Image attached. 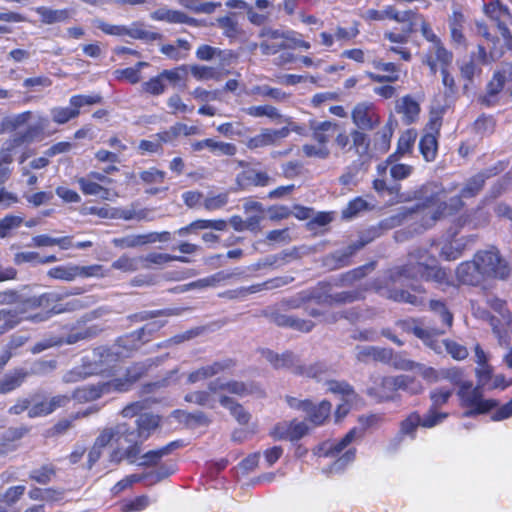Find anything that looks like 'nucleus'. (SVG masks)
Wrapping results in <instances>:
<instances>
[{
	"instance_id": "nucleus-1",
	"label": "nucleus",
	"mask_w": 512,
	"mask_h": 512,
	"mask_svg": "<svg viewBox=\"0 0 512 512\" xmlns=\"http://www.w3.org/2000/svg\"><path fill=\"white\" fill-rule=\"evenodd\" d=\"M351 119L355 128L338 131L334 145L342 154L354 159L355 168L366 170L374 158L390 150L394 124L389 119L372 139L367 131L378 128L381 117L376 105L370 101L357 103L351 111Z\"/></svg>"
},
{
	"instance_id": "nucleus-2",
	"label": "nucleus",
	"mask_w": 512,
	"mask_h": 512,
	"mask_svg": "<svg viewBox=\"0 0 512 512\" xmlns=\"http://www.w3.org/2000/svg\"><path fill=\"white\" fill-rule=\"evenodd\" d=\"M154 364L155 362L152 359L134 361L126 367L123 376L78 387L71 395L57 394L48 397L44 392H35L30 395L29 418L34 419L51 415L57 409L67 407L72 399L79 403H87L110 394L127 393L148 375Z\"/></svg>"
},
{
	"instance_id": "nucleus-3",
	"label": "nucleus",
	"mask_w": 512,
	"mask_h": 512,
	"mask_svg": "<svg viewBox=\"0 0 512 512\" xmlns=\"http://www.w3.org/2000/svg\"><path fill=\"white\" fill-rule=\"evenodd\" d=\"M427 249H415L407 254L405 263L394 266L387 271L384 285H375L377 293L396 303L409 304L416 308L426 305V288L421 284H412L409 289L397 288L396 283L402 279L423 280L427 263Z\"/></svg>"
},
{
	"instance_id": "nucleus-4",
	"label": "nucleus",
	"mask_w": 512,
	"mask_h": 512,
	"mask_svg": "<svg viewBox=\"0 0 512 512\" xmlns=\"http://www.w3.org/2000/svg\"><path fill=\"white\" fill-rule=\"evenodd\" d=\"M483 13L501 35L500 38L492 34L486 22H475L477 34L487 42V46L478 44L479 60L483 63H493L507 53H512V12L501 0H493L484 3Z\"/></svg>"
},
{
	"instance_id": "nucleus-5",
	"label": "nucleus",
	"mask_w": 512,
	"mask_h": 512,
	"mask_svg": "<svg viewBox=\"0 0 512 512\" xmlns=\"http://www.w3.org/2000/svg\"><path fill=\"white\" fill-rule=\"evenodd\" d=\"M489 176L490 175L486 172H479L470 177L461 189L460 194L450 199V204L441 201L440 195L442 190L438 189L436 185L432 183L422 185L418 191L422 203L418 204L416 208L424 210L425 208L436 206L435 211L423 216L424 222L422 223V227L424 229L430 228L446 214H451L454 210L456 211L462 208L464 205L462 198H472L478 195L482 191Z\"/></svg>"
},
{
	"instance_id": "nucleus-6",
	"label": "nucleus",
	"mask_w": 512,
	"mask_h": 512,
	"mask_svg": "<svg viewBox=\"0 0 512 512\" xmlns=\"http://www.w3.org/2000/svg\"><path fill=\"white\" fill-rule=\"evenodd\" d=\"M63 297L62 294L55 292L26 297L19 302V312L25 321L40 323L78 307L77 301L62 303Z\"/></svg>"
},
{
	"instance_id": "nucleus-7",
	"label": "nucleus",
	"mask_w": 512,
	"mask_h": 512,
	"mask_svg": "<svg viewBox=\"0 0 512 512\" xmlns=\"http://www.w3.org/2000/svg\"><path fill=\"white\" fill-rule=\"evenodd\" d=\"M382 11L384 20L388 19L405 24L400 31H384L383 39L392 44L387 48V51L399 55L400 59L405 62H410L412 60V53L406 45L409 42V33L412 31V21L415 18H419L417 9H407L400 12L395 6L387 5Z\"/></svg>"
},
{
	"instance_id": "nucleus-8",
	"label": "nucleus",
	"mask_w": 512,
	"mask_h": 512,
	"mask_svg": "<svg viewBox=\"0 0 512 512\" xmlns=\"http://www.w3.org/2000/svg\"><path fill=\"white\" fill-rule=\"evenodd\" d=\"M446 377L450 382L459 387L457 396L460 405L466 408L465 416H475L489 413L498 405L496 399H484L479 387H474L472 381L465 380L464 372L460 368L449 369Z\"/></svg>"
},
{
	"instance_id": "nucleus-9",
	"label": "nucleus",
	"mask_w": 512,
	"mask_h": 512,
	"mask_svg": "<svg viewBox=\"0 0 512 512\" xmlns=\"http://www.w3.org/2000/svg\"><path fill=\"white\" fill-rule=\"evenodd\" d=\"M301 34L294 30H280L264 27L259 32V48L263 55H275L286 49H310L308 41L300 38Z\"/></svg>"
},
{
	"instance_id": "nucleus-10",
	"label": "nucleus",
	"mask_w": 512,
	"mask_h": 512,
	"mask_svg": "<svg viewBox=\"0 0 512 512\" xmlns=\"http://www.w3.org/2000/svg\"><path fill=\"white\" fill-rule=\"evenodd\" d=\"M473 257L486 280H505L509 277L510 267L497 246L489 245L486 249L478 250Z\"/></svg>"
},
{
	"instance_id": "nucleus-11",
	"label": "nucleus",
	"mask_w": 512,
	"mask_h": 512,
	"mask_svg": "<svg viewBox=\"0 0 512 512\" xmlns=\"http://www.w3.org/2000/svg\"><path fill=\"white\" fill-rule=\"evenodd\" d=\"M512 89V62H503L497 68L486 85L485 92L479 95L477 101L484 107H494L499 103L500 93Z\"/></svg>"
},
{
	"instance_id": "nucleus-12",
	"label": "nucleus",
	"mask_w": 512,
	"mask_h": 512,
	"mask_svg": "<svg viewBox=\"0 0 512 512\" xmlns=\"http://www.w3.org/2000/svg\"><path fill=\"white\" fill-rule=\"evenodd\" d=\"M188 74L187 65H179L171 69H164L156 76L141 84L142 91L152 95L159 96L166 91L168 85L172 87L185 86Z\"/></svg>"
},
{
	"instance_id": "nucleus-13",
	"label": "nucleus",
	"mask_w": 512,
	"mask_h": 512,
	"mask_svg": "<svg viewBox=\"0 0 512 512\" xmlns=\"http://www.w3.org/2000/svg\"><path fill=\"white\" fill-rule=\"evenodd\" d=\"M102 101L103 97L99 94L73 95L69 99V107H54L51 109L52 121L58 125L66 124L80 115L82 107L101 104Z\"/></svg>"
},
{
	"instance_id": "nucleus-14",
	"label": "nucleus",
	"mask_w": 512,
	"mask_h": 512,
	"mask_svg": "<svg viewBox=\"0 0 512 512\" xmlns=\"http://www.w3.org/2000/svg\"><path fill=\"white\" fill-rule=\"evenodd\" d=\"M381 235L380 227H370L356 242L348 245L343 251H336L327 257V262H332L333 269H339L351 264L352 256L365 245Z\"/></svg>"
},
{
	"instance_id": "nucleus-15",
	"label": "nucleus",
	"mask_w": 512,
	"mask_h": 512,
	"mask_svg": "<svg viewBox=\"0 0 512 512\" xmlns=\"http://www.w3.org/2000/svg\"><path fill=\"white\" fill-rule=\"evenodd\" d=\"M263 316L277 327L291 329L300 333H309L315 327V322L312 320L303 319L297 315L285 314L280 308L266 309L263 311Z\"/></svg>"
},
{
	"instance_id": "nucleus-16",
	"label": "nucleus",
	"mask_w": 512,
	"mask_h": 512,
	"mask_svg": "<svg viewBox=\"0 0 512 512\" xmlns=\"http://www.w3.org/2000/svg\"><path fill=\"white\" fill-rule=\"evenodd\" d=\"M76 182L84 195L99 196L104 200L110 196V190L106 186L112 183V179L105 174L91 171L85 176L78 177Z\"/></svg>"
},
{
	"instance_id": "nucleus-17",
	"label": "nucleus",
	"mask_w": 512,
	"mask_h": 512,
	"mask_svg": "<svg viewBox=\"0 0 512 512\" xmlns=\"http://www.w3.org/2000/svg\"><path fill=\"white\" fill-rule=\"evenodd\" d=\"M210 391L213 393H219L221 391H227L230 394L237 395L239 397H244L251 394H259L264 396V391L261 387L255 383H245L243 381L238 380H229L222 382L219 378L209 382Z\"/></svg>"
},
{
	"instance_id": "nucleus-18",
	"label": "nucleus",
	"mask_w": 512,
	"mask_h": 512,
	"mask_svg": "<svg viewBox=\"0 0 512 512\" xmlns=\"http://www.w3.org/2000/svg\"><path fill=\"white\" fill-rule=\"evenodd\" d=\"M160 422V416L150 412L142 413L135 421V429H132L129 424L126 423L127 432H125V434H128V436H134L138 438L139 441H146L160 426Z\"/></svg>"
},
{
	"instance_id": "nucleus-19",
	"label": "nucleus",
	"mask_w": 512,
	"mask_h": 512,
	"mask_svg": "<svg viewBox=\"0 0 512 512\" xmlns=\"http://www.w3.org/2000/svg\"><path fill=\"white\" fill-rule=\"evenodd\" d=\"M461 223H456L447 230V241L440 250V257L446 261H454L460 258L465 251L466 244L462 239H455L462 228Z\"/></svg>"
},
{
	"instance_id": "nucleus-20",
	"label": "nucleus",
	"mask_w": 512,
	"mask_h": 512,
	"mask_svg": "<svg viewBox=\"0 0 512 512\" xmlns=\"http://www.w3.org/2000/svg\"><path fill=\"white\" fill-rule=\"evenodd\" d=\"M455 276L460 284L473 287H477L487 281L474 258L461 262L456 267Z\"/></svg>"
},
{
	"instance_id": "nucleus-21",
	"label": "nucleus",
	"mask_w": 512,
	"mask_h": 512,
	"mask_svg": "<svg viewBox=\"0 0 512 512\" xmlns=\"http://www.w3.org/2000/svg\"><path fill=\"white\" fill-rule=\"evenodd\" d=\"M235 181L238 189L244 191L251 187H266L273 179L266 171L247 168L237 174Z\"/></svg>"
},
{
	"instance_id": "nucleus-22",
	"label": "nucleus",
	"mask_w": 512,
	"mask_h": 512,
	"mask_svg": "<svg viewBox=\"0 0 512 512\" xmlns=\"http://www.w3.org/2000/svg\"><path fill=\"white\" fill-rule=\"evenodd\" d=\"M288 135V127H282L280 129L265 128L262 129L259 134L250 137L246 142V146L250 150L271 146L274 145L278 140L288 137Z\"/></svg>"
},
{
	"instance_id": "nucleus-23",
	"label": "nucleus",
	"mask_w": 512,
	"mask_h": 512,
	"mask_svg": "<svg viewBox=\"0 0 512 512\" xmlns=\"http://www.w3.org/2000/svg\"><path fill=\"white\" fill-rule=\"evenodd\" d=\"M372 66L385 74L366 72L365 75L374 83H395L400 79V67L394 62H383L379 59L372 61Z\"/></svg>"
},
{
	"instance_id": "nucleus-24",
	"label": "nucleus",
	"mask_w": 512,
	"mask_h": 512,
	"mask_svg": "<svg viewBox=\"0 0 512 512\" xmlns=\"http://www.w3.org/2000/svg\"><path fill=\"white\" fill-rule=\"evenodd\" d=\"M308 426L296 419L289 423H278L273 429V436L278 439H287L290 441H297L308 433Z\"/></svg>"
},
{
	"instance_id": "nucleus-25",
	"label": "nucleus",
	"mask_w": 512,
	"mask_h": 512,
	"mask_svg": "<svg viewBox=\"0 0 512 512\" xmlns=\"http://www.w3.org/2000/svg\"><path fill=\"white\" fill-rule=\"evenodd\" d=\"M174 473V465L162 464L157 469H153L141 474H130L127 475V478L129 479V482H131V486L141 481H147V485L152 486L168 478Z\"/></svg>"
},
{
	"instance_id": "nucleus-26",
	"label": "nucleus",
	"mask_w": 512,
	"mask_h": 512,
	"mask_svg": "<svg viewBox=\"0 0 512 512\" xmlns=\"http://www.w3.org/2000/svg\"><path fill=\"white\" fill-rule=\"evenodd\" d=\"M368 393L379 401L395 400L398 397L396 376L381 377L373 387L369 388Z\"/></svg>"
},
{
	"instance_id": "nucleus-27",
	"label": "nucleus",
	"mask_w": 512,
	"mask_h": 512,
	"mask_svg": "<svg viewBox=\"0 0 512 512\" xmlns=\"http://www.w3.org/2000/svg\"><path fill=\"white\" fill-rule=\"evenodd\" d=\"M227 228V221L224 219H197L188 225L179 228L174 234L179 237H186L190 234H197L198 231L212 229L224 231Z\"/></svg>"
},
{
	"instance_id": "nucleus-28",
	"label": "nucleus",
	"mask_w": 512,
	"mask_h": 512,
	"mask_svg": "<svg viewBox=\"0 0 512 512\" xmlns=\"http://www.w3.org/2000/svg\"><path fill=\"white\" fill-rule=\"evenodd\" d=\"M30 432V427L21 425L8 428L0 437V455L16 451L20 440Z\"/></svg>"
},
{
	"instance_id": "nucleus-29",
	"label": "nucleus",
	"mask_w": 512,
	"mask_h": 512,
	"mask_svg": "<svg viewBox=\"0 0 512 512\" xmlns=\"http://www.w3.org/2000/svg\"><path fill=\"white\" fill-rule=\"evenodd\" d=\"M309 127L312 131V138L319 144L327 146L330 141V138L334 136L336 137L338 131L342 130L338 123L325 120L322 122H317L315 120H311Z\"/></svg>"
},
{
	"instance_id": "nucleus-30",
	"label": "nucleus",
	"mask_w": 512,
	"mask_h": 512,
	"mask_svg": "<svg viewBox=\"0 0 512 512\" xmlns=\"http://www.w3.org/2000/svg\"><path fill=\"white\" fill-rule=\"evenodd\" d=\"M182 446L183 442L181 440H175L159 449L150 450L142 455L141 462L139 463V465L143 467H156L155 469H157L160 465L163 464L161 463V459L164 456L170 454L173 450L178 449ZM164 464L167 463L165 462ZM169 464L174 465V468L176 469L175 463L170 462Z\"/></svg>"
},
{
	"instance_id": "nucleus-31",
	"label": "nucleus",
	"mask_w": 512,
	"mask_h": 512,
	"mask_svg": "<svg viewBox=\"0 0 512 512\" xmlns=\"http://www.w3.org/2000/svg\"><path fill=\"white\" fill-rule=\"evenodd\" d=\"M47 123L48 120L46 118H40L35 125H30L25 132L17 133L8 138L5 142L10 144V146L17 151L24 143L40 138L44 133Z\"/></svg>"
},
{
	"instance_id": "nucleus-32",
	"label": "nucleus",
	"mask_w": 512,
	"mask_h": 512,
	"mask_svg": "<svg viewBox=\"0 0 512 512\" xmlns=\"http://www.w3.org/2000/svg\"><path fill=\"white\" fill-rule=\"evenodd\" d=\"M417 139V132L415 129H407L401 133L397 141L395 152L390 154L385 163H394L400 160L405 155L411 154Z\"/></svg>"
},
{
	"instance_id": "nucleus-33",
	"label": "nucleus",
	"mask_w": 512,
	"mask_h": 512,
	"mask_svg": "<svg viewBox=\"0 0 512 512\" xmlns=\"http://www.w3.org/2000/svg\"><path fill=\"white\" fill-rule=\"evenodd\" d=\"M395 110L401 114L402 123L411 125L418 121L421 112L420 104L411 96L405 95L397 103Z\"/></svg>"
},
{
	"instance_id": "nucleus-34",
	"label": "nucleus",
	"mask_w": 512,
	"mask_h": 512,
	"mask_svg": "<svg viewBox=\"0 0 512 512\" xmlns=\"http://www.w3.org/2000/svg\"><path fill=\"white\" fill-rule=\"evenodd\" d=\"M491 63H483L479 60V52H472L467 62L460 66V74L463 78V88L467 90L474 81V78L479 77L482 74V67L484 65H490Z\"/></svg>"
},
{
	"instance_id": "nucleus-35",
	"label": "nucleus",
	"mask_w": 512,
	"mask_h": 512,
	"mask_svg": "<svg viewBox=\"0 0 512 512\" xmlns=\"http://www.w3.org/2000/svg\"><path fill=\"white\" fill-rule=\"evenodd\" d=\"M332 411V404L328 400H322L318 404H314L310 400L309 407L304 411L307 415V420L314 426L324 425L330 418Z\"/></svg>"
},
{
	"instance_id": "nucleus-36",
	"label": "nucleus",
	"mask_w": 512,
	"mask_h": 512,
	"mask_svg": "<svg viewBox=\"0 0 512 512\" xmlns=\"http://www.w3.org/2000/svg\"><path fill=\"white\" fill-rule=\"evenodd\" d=\"M331 284L329 282H318L312 289L302 291V300L306 303L314 301L320 305L332 306Z\"/></svg>"
},
{
	"instance_id": "nucleus-37",
	"label": "nucleus",
	"mask_w": 512,
	"mask_h": 512,
	"mask_svg": "<svg viewBox=\"0 0 512 512\" xmlns=\"http://www.w3.org/2000/svg\"><path fill=\"white\" fill-rule=\"evenodd\" d=\"M29 376L24 368H14L0 378V394L5 395L20 388Z\"/></svg>"
},
{
	"instance_id": "nucleus-38",
	"label": "nucleus",
	"mask_w": 512,
	"mask_h": 512,
	"mask_svg": "<svg viewBox=\"0 0 512 512\" xmlns=\"http://www.w3.org/2000/svg\"><path fill=\"white\" fill-rule=\"evenodd\" d=\"M152 329L147 330V326L136 329L119 338V345L128 350H137L152 338Z\"/></svg>"
},
{
	"instance_id": "nucleus-39",
	"label": "nucleus",
	"mask_w": 512,
	"mask_h": 512,
	"mask_svg": "<svg viewBox=\"0 0 512 512\" xmlns=\"http://www.w3.org/2000/svg\"><path fill=\"white\" fill-rule=\"evenodd\" d=\"M464 15L460 11H453L449 20L451 42L456 48L467 49L468 43L464 35Z\"/></svg>"
},
{
	"instance_id": "nucleus-40",
	"label": "nucleus",
	"mask_w": 512,
	"mask_h": 512,
	"mask_svg": "<svg viewBox=\"0 0 512 512\" xmlns=\"http://www.w3.org/2000/svg\"><path fill=\"white\" fill-rule=\"evenodd\" d=\"M287 284V282L282 277H276L272 279H268L262 283H257L250 285L248 287H240L238 289L229 291L231 294V298H239L243 299L249 294L258 293L262 290H270L274 288H279L283 285Z\"/></svg>"
},
{
	"instance_id": "nucleus-41",
	"label": "nucleus",
	"mask_w": 512,
	"mask_h": 512,
	"mask_svg": "<svg viewBox=\"0 0 512 512\" xmlns=\"http://www.w3.org/2000/svg\"><path fill=\"white\" fill-rule=\"evenodd\" d=\"M262 354L275 369L285 368L293 372L294 367L297 366V362L299 361L298 357L292 351H285L282 354H278L273 350L265 349L262 351Z\"/></svg>"
},
{
	"instance_id": "nucleus-42",
	"label": "nucleus",
	"mask_w": 512,
	"mask_h": 512,
	"mask_svg": "<svg viewBox=\"0 0 512 512\" xmlns=\"http://www.w3.org/2000/svg\"><path fill=\"white\" fill-rule=\"evenodd\" d=\"M125 432H127L125 422L118 423L112 427H105L100 431L93 444L101 449H104L112 442L117 443L119 439L124 436Z\"/></svg>"
},
{
	"instance_id": "nucleus-43",
	"label": "nucleus",
	"mask_w": 512,
	"mask_h": 512,
	"mask_svg": "<svg viewBox=\"0 0 512 512\" xmlns=\"http://www.w3.org/2000/svg\"><path fill=\"white\" fill-rule=\"evenodd\" d=\"M152 19L175 24L194 25L196 20L182 11L159 8L151 14Z\"/></svg>"
},
{
	"instance_id": "nucleus-44",
	"label": "nucleus",
	"mask_w": 512,
	"mask_h": 512,
	"mask_svg": "<svg viewBox=\"0 0 512 512\" xmlns=\"http://www.w3.org/2000/svg\"><path fill=\"white\" fill-rule=\"evenodd\" d=\"M15 151L10 144L4 142L0 147V185L5 184L13 172Z\"/></svg>"
},
{
	"instance_id": "nucleus-45",
	"label": "nucleus",
	"mask_w": 512,
	"mask_h": 512,
	"mask_svg": "<svg viewBox=\"0 0 512 512\" xmlns=\"http://www.w3.org/2000/svg\"><path fill=\"white\" fill-rule=\"evenodd\" d=\"M219 403L221 406L229 410L230 414L239 424L247 425L249 423L251 414L245 410L242 404L227 395H221L219 397Z\"/></svg>"
},
{
	"instance_id": "nucleus-46",
	"label": "nucleus",
	"mask_w": 512,
	"mask_h": 512,
	"mask_svg": "<svg viewBox=\"0 0 512 512\" xmlns=\"http://www.w3.org/2000/svg\"><path fill=\"white\" fill-rule=\"evenodd\" d=\"M376 266V262L372 261L370 263L358 266L354 269H351L339 276L336 282V286H349L353 285L355 282L364 278L370 271L374 270Z\"/></svg>"
},
{
	"instance_id": "nucleus-47",
	"label": "nucleus",
	"mask_w": 512,
	"mask_h": 512,
	"mask_svg": "<svg viewBox=\"0 0 512 512\" xmlns=\"http://www.w3.org/2000/svg\"><path fill=\"white\" fill-rule=\"evenodd\" d=\"M191 50V44L186 39L179 38L175 44H163L160 52L169 59L178 61L185 59Z\"/></svg>"
},
{
	"instance_id": "nucleus-48",
	"label": "nucleus",
	"mask_w": 512,
	"mask_h": 512,
	"mask_svg": "<svg viewBox=\"0 0 512 512\" xmlns=\"http://www.w3.org/2000/svg\"><path fill=\"white\" fill-rule=\"evenodd\" d=\"M438 138L434 134H423L419 140V151L426 162H433L438 154Z\"/></svg>"
},
{
	"instance_id": "nucleus-49",
	"label": "nucleus",
	"mask_w": 512,
	"mask_h": 512,
	"mask_svg": "<svg viewBox=\"0 0 512 512\" xmlns=\"http://www.w3.org/2000/svg\"><path fill=\"white\" fill-rule=\"evenodd\" d=\"M57 475V467L52 463H46L34 468L29 473V479L40 485L49 484Z\"/></svg>"
},
{
	"instance_id": "nucleus-50",
	"label": "nucleus",
	"mask_w": 512,
	"mask_h": 512,
	"mask_svg": "<svg viewBox=\"0 0 512 512\" xmlns=\"http://www.w3.org/2000/svg\"><path fill=\"white\" fill-rule=\"evenodd\" d=\"M398 392L404 391L409 395H418L424 391V386L420 379L408 374L396 376Z\"/></svg>"
},
{
	"instance_id": "nucleus-51",
	"label": "nucleus",
	"mask_w": 512,
	"mask_h": 512,
	"mask_svg": "<svg viewBox=\"0 0 512 512\" xmlns=\"http://www.w3.org/2000/svg\"><path fill=\"white\" fill-rule=\"evenodd\" d=\"M429 310L434 314L438 315L441 319L440 328L446 330L450 329L453 325V314L447 307V304L443 300L432 299L429 301Z\"/></svg>"
},
{
	"instance_id": "nucleus-52",
	"label": "nucleus",
	"mask_w": 512,
	"mask_h": 512,
	"mask_svg": "<svg viewBox=\"0 0 512 512\" xmlns=\"http://www.w3.org/2000/svg\"><path fill=\"white\" fill-rule=\"evenodd\" d=\"M91 411L89 409L84 411H78L70 415L69 418H61L59 419L49 430L48 433L50 436H60L65 434L72 426L73 422L77 419L87 417Z\"/></svg>"
},
{
	"instance_id": "nucleus-53",
	"label": "nucleus",
	"mask_w": 512,
	"mask_h": 512,
	"mask_svg": "<svg viewBox=\"0 0 512 512\" xmlns=\"http://www.w3.org/2000/svg\"><path fill=\"white\" fill-rule=\"evenodd\" d=\"M148 66V62L138 61L133 67L115 70L114 76L117 80H126L130 84H137L141 80V70Z\"/></svg>"
},
{
	"instance_id": "nucleus-54",
	"label": "nucleus",
	"mask_w": 512,
	"mask_h": 512,
	"mask_svg": "<svg viewBox=\"0 0 512 512\" xmlns=\"http://www.w3.org/2000/svg\"><path fill=\"white\" fill-rule=\"evenodd\" d=\"M327 372V367L323 362H315L309 365L298 364L293 369V374L305 378L320 379Z\"/></svg>"
},
{
	"instance_id": "nucleus-55",
	"label": "nucleus",
	"mask_w": 512,
	"mask_h": 512,
	"mask_svg": "<svg viewBox=\"0 0 512 512\" xmlns=\"http://www.w3.org/2000/svg\"><path fill=\"white\" fill-rule=\"evenodd\" d=\"M366 288L358 287L352 290L341 291L332 294L333 305H345L365 299Z\"/></svg>"
},
{
	"instance_id": "nucleus-56",
	"label": "nucleus",
	"mask_w": 512,
	"mask_h": 512,
	"mask_svg": "<svg viewBox=\"0 0 512 512\" xmlns=\"http://www.w3.org/2000/svg\"><path fill=\"white\" fill-rule=\"evenodd\" d=\"M217 23L223 34L230 39L238 38L243 33L234 13L218 18Z\"/></svg>"
},
{
	"instance_id": "nucleus-57",
	"label": "nucleus",
	"mask_w": 512,
	"mask_h": 512,
	"mask_svg": "<svg viewBox=\"0 0 512 512\" xmlns=\"http://www.w3.org/2000/svg\"><path fill=\"white\" fill-rule=\"evenodd\" d=\"M421 426V415L418 411L409 413L399 424V434L411 439L416 438L417 428Z\"/></svg>"
},
{
	"instance_id": "nucleus-58",
	"label": "nucleus",
	"mask_w": 512,
	"mask_h": 512,
	"mask_svg": "<svg viewBox=\"0 0 512 512\" xmlns=\"http://www.w3.org/2000/svg\"><path fill=\"white\" fill-rule=\"evenodd\" d=\"M146 267L162 266L172 261L187 263L189 260L184 256H176L168 253L151 252L143 259Z\"/></svg>"
},
{
	"instance_id": "nucleus-59",
	"label": "nucleus",
	"mask_w": 512,
	"mask_h": 512,
	"mask_svg": "<svg viewBox=\"0 0 512 512\" xmlns=\"http://www.w3.org/2000/svg\"><path fill=\"white\" fill-rule=\"evenodd\" d=\"M126 36L145 41H155L162 38V34L147 30L141 22H133L130 28L127 27Z\"/></svg>"
},
{
	"instance_id": "nucleus-60",
	"label": "nucleus",
	"mask_w": 512,
	"mask_h": 512,
	"mask_svg": "<svg viewBox=\"0 0 512 512\" xmlns=\"http://www.w3.org/2000/svg\"><path fill=\"white\" fill-rule=\"evenodd\" d=\"M417 15L419 18H415L412 22V31L409 33V39L411 38V35L414 34L417 31V26H420V31L422 36L425 40L428 42L434 44L441 40L433 31L430 23L426 20L425 16L417 11Z\"/></svg>"
},
{
	"instance_id": "nucleus-61",
	"label": "nucleus",
	"mask_w": 512,
	"mask_h": 512,
	"mask_svg": "<svg viewBox=\"0 0 512 512\" xmlns=\"http://www.w3.org/2000/svg\"><path fill=\"white\" fill-rule=\"evenodd\" d=\"M3 320V323L0 327L3 329L5 333L16 328L22 321H24V316L18 310L14 309H1L0 310V321Z\"/></svg>"
},
{
	"instance_id": "nucleus-62",
	"label": "nucleus",
	"mask_w": 512,
	"mask_h": 512,
	"mask_svg": "<svg viewBox=\"0 0 512 512\" xmlns=\"http://www.w3.org/2000/svg\"><path fill=\"white\" fill-rule=\"evenodd\" d=\"M75 264L69 263L50 268L47 276L51 279L71 282L76 279Z\"/></svg>"
},
{
	"instance_id": "nucleus-63",
	"label": "nucleus",
	"mask_w": 512,
	"mask_h": 512,
	"mask_svg": "<svg viewBox=\"0 0 512 512\" xmlns=\"http://www.w3.org/2000/svg\"><path fill=\"white\" fill-rule=\"evenodd\" d=\"M450 271L439 266H432L427 264V269L424 273V281H433L438 284H449L450 283Z\"/></svg>"
},
{
	"instance_id": "nucleus-64",
	"label": "nucleus",
	"mask_w": 512,
	"mask_h": 512,
	"mask_svg": "<svg viewBox=\"0 0 512 512\" xmlns=\"http://www.w3.org/2000/svg\"><path fill=\"white\" fill-rule=\"evenodd\" d=\"M36 13L40 16L41 22L45 24L61 22L68 18L67 10H53L44 6L37 7Z\"/></svg>"
}]
</instances>
